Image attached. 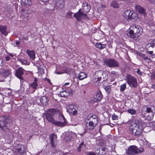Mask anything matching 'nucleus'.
<instances>
[{
  "label": "nucleus",
  "mask_w": 155,
  "mask_h": 155,
  "mask_svg": "<svg viewBox=\"0 0 155 155\" xmlns=\"http://www.w3.org/2000/svg\"><path fill=\"white\" fill-rule=\"evenodd\" d=\"M143 32L142 28L138 25L131 26L129 31L128 35L131 38H138Z\"/></svg>",
  "instance_id": "obj_1"
},
{
  "label": "nucleus",
  "mask_w": 155,
  "mask_h": 155,
  "mask_svg": "<svg viewBox=\"0 0 155 155\" xmlns=\"http://www.w3.org/2000/svg\"><path fill=\"white\" fill-rule=\"evenodd\" d=\"M11 120L9 117L6 115L0 117V130L4 131L9 130L10 122Z\"/></svg>",
  "instance_id": "obj_2"
},
{
  "label": "nucleus",
  "mask_w": 155,
  "mask_h": 155,
  "mask_svg": "<svg viewBox=\"0 0 155 155\" xmlns=\"http://www.w3.org/2000/svg\"><path fill=\"white\" fill-rule=\"evenodd\" d=\"M108 76L105 72L101 70H98L96 71L93 75V79L96 83L98 81H104L107 80Z\"/></svg>",
  "instance_id": "obj_3"
},
{
  "label": "nucleus",
  "mask_w": 155,
  "mask_h": 155,
  "mask_svg": "<svg viewBox=\"0 0 155 155\" xmlns=\"http://www.w3.org/2000/svg\"><path fill=\"white\" fill-rule=\"evenodd\" d=\"M141 122L135 120L134 122L135 126L131 128L130 133L136 136H140L142 133V128L141 126Z\"/></svg>",
  "instance_id": "obj_4"
},
{
  "label": "nucleus",
  "mask_w": 155,
  "mask_h": 155,
  "mask_svg": "<svg viewBox=\"0 0 155 155\" xmlns=\"http://www.w3.org/2000/svg\"><path fill=\"white\" fill-rule=\"evenodd\" d=\"M144 151V149L143 147L138 148L135 145L130 146L126 150V153L128 155H135L141 153Z\"/></svg>",
  "instance_id": "obj_5"
},
{
  "label": "nucleus",
  "mask_w": 155,
  "mask_h": 155,
  "mask_svg": "<svg viewBox=\"0 0 155 155\" xmlns=\"http://www.w3.org/2000/svg\"><path fill=\"white\" fill-rule=\"evenodd\" d=\"M56 112L57 109H50L47 110L45 114V116L47 120L49 122L52 123L55 120L53 116Z\"/></svg>",
  "instance_id": "obj_6"
},
{
  "label": "nucleus",
  "mask_w": 155,
  "mask_h": 155,
  "mask_svg": "<svg viewBox=\"0 0 155 155\" xmlns=\"http://www.w3.org/2000/svg\"><path fill=\"white\" fill-rule=\"evenodd\" d=\"M126 78L127 83L130 87L134 88L137 87L138 84L136 78L129 74L127 75Z\"/></svg>",
  "instance_id": "obj_7"
},
{
  "label": "nucleus",
  "mask_w": 155,
  "mask_h": 155,
  "mask_svg": "<svg viewBox=\"0 0 155 155\" xmlns=\"http://www.w3.org/2000/svg\"><path fill=\"white\" fill-rule=\"evenodd\" d=\"M67 111L69 113H72L74 116L77 115V110L78 109V107L75 105L70 104L67 105L66 106Z\"/></svg>",
  "instance_id": "obj_8"
},
{
  "label": "nucleus",
  "mask_w": 155,
  "mask_h": 155,
  "mask_svg": "<svg viewBox=\"0 0 155 155\" xmlns=\"http://www.w3.org/2000/svg\"><path fill=\"white\" fill-rule=\"evenodd\" d=\"M104 63L107 66L109 67H119V63L115 60L113 59L106 60Z\"/></svg>",
  "instance_id": "obj_9"
},
{
  "label": "nucleus",
  "mask_w": 155,
  "mask_h": 155,
  "mask_svg": "<svg viewBox=\"0 0 155 155\" xmlns=\"http://www.w3.org/2000/svg\"><path fill=\"white\" fill-rule=\"evenodd\" d=\"M81 9H79L77 12L74 14V17H75L76 18L77 20L78 21H80L82 18L88 19H89L87 15L81 12Z\"/></svg>",
  "instance_id": "obj_10"
},
{
  "label": "nucleus",
  "mask_w": 155,
  "mask_h": 155,
  "mask_svg": "<svg viewBox=\"0 0 155 155\" xmlns=\"http://www.w3.org/2000/svg\"><path fill=\"white\" fill-rule=\"evenodd\" d=\"M87 120H91L90 121L94 123V125H97L98 122V120L97 116L95 115H89L87 116Z\"/></svg>",
  "instance_id": "obj_11"
},
{
  "label": "nucleus",
  "mask_w": 155,
  "mask_h": 155,
  "mask_svg": "<svg viewBox=\"0 0 155 155\" xmlns=\"http://www.w3.org/2000/svg\"><path fill=\"white\" fill-rule=\"evenodd\" d=\"M49 137L51 146L54 147L57 145V136L54 134H51Z\"/></svg>",
  "instance_id": "obj_12"
},
{
  "label": "nucleus",
  "mask_w": 155,
  "mask_h": 155,
  "mask_svg": "<svg viewBox=\"0 0 155 155\" xmlns=\"http://www.w3.org/2000/svg\"><path fill=\"white\" fill-rule=\"evenodd\" d=\"M24 74V69L21 67L19 68L15 71V74L16 76L19 78L21 81L23 80L22 76Z\"/></svg>",
  "instance_id": "obj_13"
},
{
  "label": "nucleus",
  "mask_w": 155,
  "mask_h": 155,
  "mask_svg": "<svg viewBox=\"0 0 155 155\" xmlns=\"http://www.w3.org/2000/svg\"><path fill=\"white\" fill-rule=\"evenodd\" d=\"M62 117L64 120V122H62L60 121H56L55 120L52 124L56 126L60 127H63L66 125L68 122L63 115H62Z\"/></svg>",
  "instance_id": "obj_14"
},
{
  "label": "nucleus",
  "mask_w": 155,
  "mask_h": 155,
  "mask_svg": "<svg viewBox=\"0 0 155 155\" xmlns=\"http://www.w3.org/2000/svg\"><path fill=\"white\" fill-rule=\"evenodd\" d=\"M102 97L101 91L99 90L97 92L95 96L92 98L91 100L94 102H98L101 100Z\"/></svg>",
  "instance_id": "obj_15"
},
{
  "label": "nucleus",
  "mask_w": 155,
  "mask_h": 155,
  "mask_svg": "<svg viewBox=\"0 0 155 155\" xmlns=\"http://www.w3.org/2000/svg\"><path fill=\"white\" fill-rule=\"evenodd\" d=\"M143 110L146 111L148 114L155 113V109L154 107L152 106H144L142 109V111Z\"/></svg>",
  "instance_id": "obj_16"
},
{
  "label": "nucleus",
  "mask_w": 155,
  "mask_h": 155,
  "mask_svg": "<svg viewBox=\"0 0 155 155\" xmlns=\"http://www.w3.org/2000/svg\"><path fill=\"white\" fill-rule=\"evenodd\" d=\"M16 150L19 154L21 155H25L26 154V149L25 146L23 145H21L16 149Z\"/></svg>",
  "instance_id": "obj_17"
},
{
  "label": "nucleus",
  "mask_w": 155,
  "mask_h": 155,
  "mask_svg": "<svg viewBox=\"0 0 155 155\" xmlns=\"http://www.w3.org/2000/svg\"><path fill=\"white\" fill-rule=\"evenodd\" d=\"M136 10L141 14L144 16L146 15V12L144 8L139 5H136L135 7Z\"/></svg>",
  "instance_id": "obj_18"
},
{
  "label": "nucleus",
  "mask_w": 155,
  "mask_h": 155,
  "mask_svg": "<svg viewBox=\"0 0 155 155\" xmlns=\"http://www.w3.org/2000/svg\"><path fill=\"white\" fill-rule=\"evenodd\" d=\"M91 8V6L87 2H84L83 3L82 10L84 12L87 13L88 12Z\"/></svg>",
  "instance_id": "obj_19"
},
{
  "label": "nucleus",
  "mask_w": 155,
  "mask_h": 155,
  "mask_svg": "<svg viewBox=\"0 0 155 155\" xmlns=\"http://www.w3.org/2000/svg\"><path fill=\"white\" fill-rule=\"evenodd\" d=\"M7 26L4 25H0V31L1 33L5 36H6L8 33L7 31Z\"/></svg>",
  "instance_id": "obj_20"
},
{
  "label": "nucleus",
  "mask_w": 155,
  "mask_h": 155,
  "mask_svg": "<svg viewBox=\"0 0 155 155\" xmlns=\"http://www.w3.org/2000/svg\"><path fill=\"white\" fill-rule=\"evenodd\" d=\"M26 53L28 54L30 58L32 60L35 58V51L30 50H27Z\"/></svg>",
  "instance_id": "obj_21"
},
{
  "label": "nucleus",
  "mask_w": 155,
  "mask_h": 155,
  "mask_svg": "<svg viewBox=\"0 0 155 155\" xmlns=\"http://www.w3.org/2000/svg\"><path fill=\"white\" fill-rule=\"evenodd\" d=\"M132 12L130 10H127L124 11L123 15L124 18L127 20H129L130 17Z\"/></svg>",
  "instance_id": "obj_22"
},
{
  "label": "nucleus",
  "mask_w": 155,
  "mask_h": 155,
  "mask_svg": "<svg viewBox=\"0 0 155 155\" xmlns=\"http://www.w3.org/2000/svg\"><path fill=\"white\" fill-rule=\"evenodd\" d=\"M10 71L7 69H2L0 71V73L5 77L8 76L10 74Z\"/></svg>",
  "instance_id": "obj_23"
},
{
  "label": "nucleus",
  "mask_w": 155,
  "mask_h": 155,
  "mask_svg": "<svg viewBox=\"0 0 155 155\" xmlns=\"http://www.w3.org/2000/svg\"><path fill=\"white\" fill-rule=\"evenodd\" d=\"M37 78H35L34 82H33L30 85V86L32 87V88L34 89L35 90L37 89V87L38 86V84L37 83Z\"/></svg>",
  "instance_id": "obj_24"
},
{
  "label": "nucleus",
  "mask_w": 155,
  "mask_h": 155,
  "mask_svg": "<svg viewBox=\"0 0 155 155\" xmlns=\"http://www.w3.org/2000/svg\"><path fill=\"white\" fill-rule=\"evenodd\" d=\"M87 77V74L84 72H80L79 74L78 78L80 80H82L86 78Z\"/></svg>",
  "instance_id": "obj_25"
},
{
  "label": "nucleus",
  "mask_w": 155,
  "mask_h": 155,
  "mask_svg": "<svg viewBox=\"0 0 155 155\" xmlns=\"http://www.w3.org/2000/svg\"><path fill=\"white\" fill-rule=\"evenodd\" d=\"M95 47L100 49H102L106 47V45L104 44H102L101 43H96L95 45Z\"/></svg>",
  "instance_id": "obj_26"
},
{
  "label": "nucleus",
  "mask_w": 155,
  "mask_h": 155,
  "mask_svg": "<svg viewBox=\"0 0 155 155\" xmlns=\"http://www.w3.org/2000/svg\"><path fill=\"white\" fill-rule=\"evenodd\" d=\"M41 102L44 105H46L48 100L47 97L45 96H43L41 97L40 99Z\"/></svg>",
  "instance_id": "obj_27"
},
{
  "label": "nucleus",
  "mask_w": 155,
  "mask_h": 155,
  "mask_svg": "<svg viewBox=\"0 0 155 155\" xmlns=\"http://www.w3.org/2000/svg\"><path fill=\"white\" fill-rule=\"evenodd\" d=\"M63 2L61 0H57L56 1V6L60 8H61L63 7Z\"/></svg>",
  "instance_id": "obj_28"
},
{
  "label": "nucleus",
  "mask_w": 155,
  "mask_h": 155,
  "mask_svg": "<svg viewBox=\"0 0 155 155\" xmlns=\"http://www.w3.org/2000/svg\"><path fill=\"white\" fill-rule=\"evenodd\" d=\"M138 15L135 12H132L131 13L130 17L129 20H132V19H134L135 20H136L138 18Z\"/></svg>",
  "instance_id": "obj_29"
},
{
  "label": "nucleus",
  "mask_w": 155,
  "mask_h": 155,
  "mask_svg": "<svg viewBox=\"0 0 155 155\" xmlns=\"http://www.w3.org/2000/svg\"><path fill=\"white\" fill-rule=\"evenodd\" d=\"M21 3L22 5H30L32 4L31 0H21Z\"/></svg>",
  "instance_id": "obj_30"
},
{
  "label": "nucleus",
  "mask_w": 155,
  "mask_h": 155,
  "mask_svg": "<svg viewBox=\"0 0 155 155\" xmlns=\"http://www.w3.org/2000/svg\"><path fill=\"white\" fill-rule=\"evenodd\" d=\"M69 95V93L68 91H64L61 92L60 95L61 97H68Z\"/></svg>",
  "instance_id": "obj_31"
},
{
  "label": "nucleus",
  "mask_w": 155,
  "mask_h": 155,
  "mask_svg": "<svg viewBox=\"0 0 155 155\" xmlns=\"http://www.w3.org/2000/svg\"><path fill=\"white\" fill-rule=\"evenodd\" d=\"M96 125H94V124L91 121H89L88 125H87V128L89 130H92L94 129V127Z\"/></svg>",
  "instance_id": "obj_32"
},
{
  "label": "nucleus",
  "mask_w": 155,
  "mask_h": 155,
  "mask_svg": "<svg viewBox=\"0 0 155 155\" xmlns=\"http://www.w3.org/2000/svg\"><path fill=\"white\" fill-rule=\"evenodd\" d=\"M154 114V113H149L147 116L146 119L148 120H152L153 118Z\"/></svg>",
  "instance_id": "obj_33"
},
{
  "label": "nucleus",
  "mask_w": 155,
  "mask_h": 155,
  "mask_svg": "<svg viewBox=\"0 0 155 155\" xmlns=\"http://www.w3.org/2000/svg\"><path fill=\"white\" fill-rule=\"evenodd\" d=\"M85 147V145L84 144V143L82 142L79 145L78 149V151L79 152H80L82 149L84 148Z\"/></svg>",
  "instance_id": "obj_34"
},
{
  "label": "nucleus",
  "mask_w": 155,
  "mask_h": 155,
  "mask_svg": "<svg viewBox=\"0 0 155 155\" xmlns=\"http://www.w3.org/2000/svg\"><path fill=\"white\" fill-rule=\"evenodd\" d=\"M110 5L114 8H119V5L117 2L115 1L112 2L111 3Z\"/></svg>",
  "instance_id": "obj_35"
},
{
  "label": "nucleus",
  "mask_w": 155,
  "mask_h": 155,
  "mask_svg": "<svg viewBox=\"0 0 155 155\" xmlns=\"http://www.w3.org/2000/svg\"><path fill=\"white\" fill-rule=\"evenodd\" d=\"M101 150L103 151V152H101V153H100V155H104L106 153L107 151V149L105 147H102L101 148Z\"/></svg>",
  "instance_id": "obj_36"
},
{
  "label": "nucleus",
  "mask_w": 155,
  "mask_h": 155,
  "mask_svg": "<svg viewBox=\"0 0 155 155\" xmlns=\"http://www.w3.org/2000/svg\"><path fill=\"white\" fill-rule=\"evenodd\" d=\"M104 88L107 92L109 93L110 92L111 87L110 86H104Z\"/></svg>",
  "instance_id": "obj_37"
},
{
  "label": "nucleus",
  "mask_w": 155,
  "mask_h": 155,
  "mask_svg": "<svg viewBox=\"0 0 155 155\" xmlns=\"http://www.w3.org/2000/svg\"><path fill=\"white\" fill-rule=\"evenodd\" d=\"M127 111L130 114H135L136 112V111L133 109H129Z\"/></svg>",
  "instance_id": "obj_38"
},
{
  "label": "nucleus",
  "mask_w": 155,
  "mask_h": 155,
  "mask_svg": "<svg viewBox=\"0 0 155 155\" xmlns=\"http://www.w3.org/2000/svg\"><path fill=\"white\" fill-rule=\"evenodd\" d=\"M126 88V84L125 83L121 85L120 86V91H124Z\"/></svg>",
  "instance_id": "obj_39"
},
{
  "label": "nucleus",
  "mask_w": 155,
  "mask_h": 155,
  "mask_svg": "<svg viewBox=\"0 0 155 155\" xmlns=\"http://www.w3.org/2000/svg\"><path fill=\"white\" fill-rule=\"evenodd\" d=\"M140 56L142 57L145 60L147 59L148 60H150L148 58L147 56H146V55L145 54L142 53H140Z\"/></svg>",
  "instance_id": "obj_40"
},
{
  "label": "nucleus",
  "mask_w": 155,
  "mask_h": 155,
  "mask_svg": "<svg viewBox=\"0 0 155 155\" xmlns=\"http://www.w3.org/2000/svg\"><path fill=\"white\" fill-rule=\"evenodd\" d=\"M148 45H149V46L151 47H153L154 46H155V41H152L150 43H149L148 44Z\"/></svg>",
  "instance_id": "obj_41"
},
{
  "label": "nucleus",
  "mask_w": 155,
  "mask_h": 155,
  "mask_svg": "<svg viewBox=\"0 0 155 155\" xmlns=\"http://www.w3.org/2000/svg\"><path fill=\"white\" fill-rule=\"evenodd\" d=\"M19 61L22 64H27V60H24L23 59H20Z\"/></svg>",
  "instance_id": "obj_42"
},
{
  "label": "nucleus",
  "mask_w": 155,
  "mask_h": 155,
  "mask_svg": "<svg viewBox=\"0 0 155 155\" xmlns=\"http://www.w3.org/2000/svg\"><path fill=\"white\" fill-rule=\"evenodd\" d=\"M4 64V62L3 60L0 58V68L2 67Z\"/></svg>",
  "instance_id": "obj_43"
},
{
  "label": "nucleus",
  "mask_w": 155,
  "mask_h": 155,
  "mask_svg": "<svg viewBox=\"0 0 155 155\" xmlns=\"http://www.w3.org/2000/svg\"><path fill=\"white\" fill-rule=\"evenodd\" d=\"M68 137V136H67V135H65V136L64 139L67 141L68 142V141H70V140L71 139V137H68V138H67V137Z\"/></svg>",
  "instance_id": "obj_44"
},
{
  "label": "nucleus",
  "mask_w": 155,
  "mask_h": 155,
  "mask_svg": "<svg viewBox=\"0 0 155 155\" xmlns=\"http://www.w3.org/2000/svg\"><path fill=\"white\" fill-rule=\"evenodd\" d=\"M118 116L117 115H116L115 114H114L112 115V118L113 120H115L117 119Z\"/></svg>",
  "instance_id": "obj_45"
},
{
  "label": "nucleus",
  "mask_w": 155,
  "mask_h": 155,
  "mask_svg": "<svg viewBox=\"0 0 155 155\" xmlns=\"http://www.w3.org/2000/svg\"><path fill=\"white\" fill-rule=\"evenodd\" d=\"M21 39L23 41H25V40H27L28 39V38L27 37H25L24 36H21Z\"/></svg>",
  "instance_id": "obj_46"
},
{
  "label": "nucleus",
  "mask_w": 155,
  "mask_h": 155,
  "mask_svg": "<svg viewBox=\"0 0 155 155\" xmlns=\"http://www.w3.org/2000/svg\"><path fill=\"white\" fill-rule=\"evenodd\" d=\"M87 155H96V154L94 152H89L87 154Z\"/></svg>",
  "instance_id": "obj_47"
},
{
  "label": "nucleus",
  "mask_w": 155,
  "mask_h": 155,
  "mask_svg": "<svg viewBox=\"0 0 155 155\" xmlns=\"http://www.w3.org/2000/svg\"><path fill=\"white\" fill-rule=\"evenodd\" d=\"M51 11L48 9H46L45 11V13L47 14H50L51 13Z\"/></svg>",
  "instance_id": "obj_48"
},
{
  "label": "nucleus",
  "mask_w": 155,
  "mask_h": 155,
  "mask_svg": "<svg viewBox=\"0 0 155 155\" xmlns=\"http://www.w3.org/2000/svg\"><path fill=\"white\" fill-rule=\"evenodd\" d=\"M100 149H97L96 151V153H98L99 154V155H100V153H101V152H100Z\"/></svg>",
  "instance_id": "obj_49"
},
{
  "label": "nucleus",
  "mask_w": 155,
  "mask_h": 155,
  "mask_svg": "<svg viewBox=\"0 0 155 155\" xmlns=\"http://www.w3.org/2000/svg\"><path fill=\"white\" fill-rule=\"evenodd\" d=\"M137 74H139V75H141V74H142V73L140 71V70L139 69H138L137 70Z\"/></svg>",
  "instance_id": "obj_50"
},
{
  "label": "nucleus",
  "mask_w": 155,
  "mask_h": 155,
  "mask_svg": "<svg viewBox=\"0 0 155 155\" xmlns=\"http://www.w3.org/2000/svg\"><path fill=\"white\" fill-rule=\"evenodd\" d=\"M112 75L114 76L116 74V72L114 71H112L110 73Z\"/></svg>",
  "instance_id": "obj_51"
},
{
  "label": "nucleus",
  "mask_w": 155,
  "mask_h": 155,
  "mask_svg": "<svg viewBox=\"0 0 155 155\" xmlns=\"http://www.w3.org/2000/svg\"><path fill=\"white\" fill-rule=\"evenodd\" d=\"M10 58L8 56H6L5 57V60L6 61H8L9 60Z\"/></svg>",
  "instance_id": "obj_52"
},
{
  "label": "nucleus",
  "mask_w": 155,
  "mask_h": 155,
  "mask_svg": "<svg viewBox=\"0 0 155 155\" xmlns=\"http://www.w3.org/2000/svg\"><path fill=\"white\" fill-rule=\"evenodd\" d=\"M124 1L126 2H132V0H124Z\"/></svg>",
  "instance_id": "obj_53"
},
{
  "label": "nucleus",
  "mask_w": 155,
  "mask_h": 155,
  "mask_svg": "<svg viewBox=\"0 0 155 155\" xmlns=\"http://www.w3.org/2000/svg\"><path fill=\"white\" fill-rule=\"evenodd\" d=\"M55 73L57 74H62V73H63L62 72H58V71H56V72H55Z\"/></svg>",
  "instance_id": "obj_54"
},
{
  "label": "nucleus",
  "mask_w": 155,
  "mask_h": 155,
  "mask_svg": "<svg viewBox=\"0 0 155 155\" xmlns=\"http://www.w3.org/2000/svg\"><path fill=\"white\" fill-rule=\"evenodd\" d=\"M16 44L17 45H18L20 44V42L18 41H16Z\"/></svg>",
  "instance_id": "obj_55"
},
{
  "label": "nucleus",
  "mask_w": 155,
  "mask_h": 155,
  "mask_svg": "<svg viewBox=\"0 0 155 155\" xmlns=\"http://www.w3.org/2000/svg\"><path fill=\"white\" fill-rule=\"evenodd\" d=\"M47 81L49 82V83H51V80L49 79L46 78V79Z\"/></svg>",
  "instance_id": "obj_56"
},
{
  "label": "nucleus",
  "mask_w": 155,
  "mask_h": 155,
  "mask_svg": "<svg viewBox=\"0 0 155 155\" xmlns=\"http://www.w3.org/2000/svg\"><path fill=\"white\" fill-rule=\"evenodd\" d=\"M147 53H149L150 54H153V51H149Z\"/></svg>",
  "instance_id": "obj_57"
},
{
  "label": "nucleus",
  "mask_w": 155,
  "mask_h": 155,
  "mask_svg": "<svg viewBox=\"0 0 155 155\" xmlns=\"http://www.w3.org/2000/svg\"><path fill=\"white\" fill-rule=\"evenodd\" d=\"M101 5L102 8H105L106 7V6L104 5H103L102 4H101Z\"/></svg>",
  "instance_id": "obj_58"
},
{
  "label": "nucleus",
  "mask_w": 155,
  "mask_h": 155,
  "mask_svg": "<svg viewBox=\"0 0 155 155\" xmlns=\"http://www.w3.org/2000/svg\"><path fill=\"white\" fill-rule=\"evenodd\" d=\"M155 86V85H154V84H153V85H152L151 87H152V88H153L154 89L155 88H154Z\"/></svg>",
  "instance_id": "obj_59"
},
{
  "label": "nucleus",
  "mask_w": 155,
  "mask_h": 155,
  "mask_svg": "<svg viewBox=\"0 0 155 155\" xmlns=\"http://www.w3.org/2000/svg\"><path fill=\"white\" fill-rule=\"evenodd\" d=\"M69 84V83H65V84H64V85L66 86V85H67L68 84Z\"/></svg>",
  "instance_id": "obj_60"
},
{
  "label": "nucleus",
  "mask_w": 155,
  "mask_h": 155,
  "mask_svg": "<svg viewBox=\"0 0 155 155\" xmlns=\"http://www.w3.org/2000/svg\"><path fill=\"white\" fill-rule=\"evenodd\" d=\"M9 55L10 56H11L12 57H13L14 56L12 54H9Z\"/></svg>",
  "instance_id": "obj_61"
},
{
  "label": "nucleus",
  "mask_w": 155,
  "mask_h": 155,
  "mask_svg": "<svg viewBox=\"0 0 155 155\" xmlns=\"http://www.w3.org/2000/svg\"><path fill=\"white\" fill-rule=\"evenodd\" d=\"M150 1L152 2H155V0H150Z\"/></svg>",
  "instance_id": "obj_62"
},
{
  "label": "nucleus",
  "mask_w": 155,
  "mask_h": 155,
  "mask_svg": "<svg viewBox=\"0 0 155 155\" xmlns=\"http://www.w3.org/2000/svg\"><path fill=\"white\" fill-rule=\"evenodd\" d=\"M154 56V57H155V54L154 55L153 54V55H152V56Z\"/></svg>",
  "instance_id": "obj_63"
},
{
  "label": "nucleus",
  "mask_w": 155,
  "mask_h": 155,
  "mask_svg": "<svg viewBox=\"0 0 155 155\" xmlns=\"http://www.w3.org/2000/svg\"><path fill=\"white\" fill-rule=\"evenodd\" d=\"M123 1H124V0H122Z\"/></svg>",
  "instance_id": "obj_64"
}]
</instances>
